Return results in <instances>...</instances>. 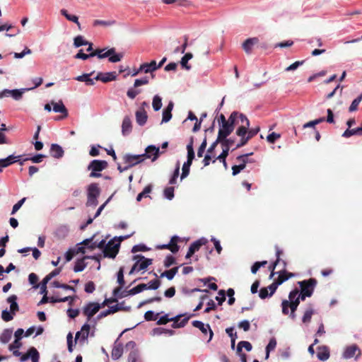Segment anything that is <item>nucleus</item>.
Listing matches in <instances>:
<instances>
[{
	"label": "nucleus",
	"instance_id": "obj_56",
	"mask_svg": "<svg viewBox=\"0 0 362 362\" xmlns=\"http://www.w3.org/2000/svg\"><path fill=\"white\" fill-rule=\"evenodd\" d=\"M325 121V117H320L313 121H310L303 125V128L314 127L316 124H318Z\"/></svg>",
	"mask_w": 362,
	"mask_h": 362
},
{
	"label": "nucleus",
	"instance_id": "obj_2",
	"mask_svg": "<svg viewBox=\"0 0 362 362\" xmlns=\"http://www.w3.org/2000/svg\"><path fill=\"white\" fill-rule=\"evenodd\" d=\"M100 194V189L97 183H91L88 187L87 206H96L98 205V197Z\"/></svg>",
	"mask_w": 362,
	"mask_h": 362
},
{
	"label": "nucleus",
	"instance_id": "obj_1",
	"mask_svg": "<svg viewBox=\"0 0 362 362\" xmlns=\"http://www.w3.org/2000/svg\"><path fill=\"white\" fill-rule=\"evenodd\" d=\"M235 112H233L227 122L220 125L218 137L225 139L228 137L234 130L235 126Z\"/></svg>",
	"mask_w": 362,
	"mask_h": 362
},
{
	"label": "nucleus",
	"instance_id": "obj_59",
	"mask_svg": "<svg viewBox=\"0 0 362 362\" xmlns=\"http://www.w3.org/2000/svg\"><path fill=\"white\" fill-rule=\"evenodd\" d=\"M234 143L235 139L233 138L227 139L226 137L225 139H221V146L228 148V149H230V148L234 144Z\"/></svg>",
	"mask_w": 362,
	"mask_h": 362
},
{
	"label": "nucleus",
	"instance_id": "obj_60",
	"mask_svg": "<svg viewBox=\"0 0 362 362\" xmlns=\"http://www.w3.org/2000/svg\"><path fill=\"white\" fill-rule=\"evenodd\" d=\"M117 282L119 284V287H123L124 286L125 281L124 279V269L121 267L117 272Z\"/></svg>",
	"mask_w": 362,
	"mask_h": 362
},
{
	"label": "nucleus",
	"instance_id": "obj_61",
	"mask_svg": "<svg viewBox=\"0 0 362 362\" xmlns=\"http://www.w3.org/2000/svg\"><path fill=\"white\" fill-rule=\"evenodd\" d=\"M159 313L155 314L153 311L148 310L144 314V318L147 321H152L157 320Z\"/></svg>",
	"mask_w": 362,
	"mask_h": 362
},
{
	"label": "nucleus",
	"instance_id": "obj_28",
	"mask_svg": "<svg viewBox=\"0 0 362 362\" xmlns=\"http://www.w3.org/2000/svg\"><path fill=\"white\" fill-rule=\"evenodd\" d=\"M94 57L97 56L99 59H104L115 53V48H110L105 51V49H97L93 51Z\"/></svg>",
	"mask_w": 362,
	"mask_h": 362
},
{
	"label": "nucleus",
	"instance_id": "obj_15",
	"mask_svg": "<svg viewBox=\"0 0 362 362\" xmlns=\"http://www.w3.org/2000/svg\"><path fill=\"white\" fill-rule=\"evenodd\" d=\"M30 358H31L32 362H39L40 355L35 347H31L26 354L22 355L21 357V361L24 362Z\"/></svg>",
	"mask_w": 362,
	"mask_h": 362
},
{
	"label": "nucleus",
	"instance_id": "obj_64",
	"mask_svg": "<svg viewBox=\"0 0 362 362\" xmlns=\"http://www.w3.org/2000/svg\"><path fill=\"white\" fill-rule=\"evenodd\" d=\"M281 137V135L279 134H277L276 132H272L269 134L267 137V140L270 144H274L275 141Z\"/></svg>",
	"mask_w": 362,
	"mask_h": 362
},
{
	"label": "nucleus",
	"instance_id": "obj_6",
	"mask_svg": "<svg viewBox=\"0 0 362 362\" xmlns=\"http://www.w3.org/2000/svg\"><path fill=\"white\" fill-rule=\"evenodd\" d=\"M120 243L114 244L113 240H110L103 250L105 257L115 258L119 252Z\"/></svg>",
	"mask_w": 362,
	"mask_h": 362
},
{
	"label": "nucleus",
	"instance_id": "obj_14",
	"mask_svg": "<svg viewBox=\"0 0 362 362\" xmlns=\"http://www.w3.org/2000/svg\"><path fill=\"white\" fill-rule=\"evenodd\" d=\"M192 324L194 327L200 329V331L204 334H206L208 332H209V339H208V341H210L212 339L213 336H214V332H213L212 329H211L210 325L209 324L205 325L202 322L199 321V320H194L192 322Z\"/></svg>",
	"mask_w": 362,
	"mask_h": 362
},
{
	"label": "nucleus",
	"instance_id": "obj_45",
	"mask_svg": "<svg viewBox=\"0 0 362 362\" xmlns=\"http://www.w3.org/2000/svg\"><path fill=\"white\" fill-rule=\"evenodd\" d=\"M147 289V284H140L133 288L128 291V294L129 295H135L139 293L144 290Z\"/></svg>",
	"mask_w": 362,
	"mask_h": 362
},
{
	"label": "nucleus",
	"instance_id": "obj_17",
	"mask_svg": "<svg viewBox=\"0 0 362 362\" xmlns=\"http://www.w3.org/2000/svg\"><path fill=\"white\" fill-rule=\"evenodd\" d=\"M258 42L259 39L257 37L248 38L243 43V49L247 54H250L252 52L253 46Z\"/></svg>",
	"mask_w": 362,
	"mask_h": 362
},
{
	"label": "nucleus",
	"instance_id": "obj_37",
	"mask_svg": "<svg viewBox=\"0 0 362 362\" xmlns=\"http://www.w3.org/2000/svg\"><path fill=\"white\" fill-rule=\"evenodd\" d=\"M221 147H222V150H223L222 153L216 158L213 160V163H215L216 160H219L220 161H221L223 163L224 167L227 168V163L226 161V158L228 156L230 149H228V148H226L224 146H221Z\"/></svg>",
	"mask_w": 362,
	"mask_h": 362
},
{
	"label": "nucleus",
	"instance_id": "obj_24",
	"mask_svg": "<svg viewBox=\"0 0 362 362\" xmlns=\"http://www.w3.org/2000/svg\"><path fill=\"white\" fill-rule=\"evenodd\" d=\"M124 348L122 344L117 343V341H115V346L112 350L111 356L112 359L117 360L119 359L123 354Z\"/></svg>",
	"mask_w": 362,
	"mask_h": 362
},
{
	"label": "nucleus",
	"instance_id": "obj_33",
	"mask_svg": "<svg viewBox=\"0 0 362 362\" xmlns=\"http://www.w3.org/2000/svg\"><path fill=\"white\" fill-rule=\"evenodd\" d=\"M147 118L148 116L145 110H138L136 112V120L140 126L146 124Z\"/></svg>",
	"mask_w": 362,
	"mask_h": 362
},
{
	"label": "nucleus",
	"instance_id": "obj_35",
	"mask_svg": "<svg viewBox=\"0 0 362 362\" xmlns=\"http://www.w3.org/2000/svg\"><path fill=\"white\" fill-rule=\"evenodd\" d=\"M193 160H194V158H187V161L184 163V164L182 165V172L181 174V180H182L188 176V175L189 173V168L192 163Z\"/></svg>",
	"mask_w": 362,
	"mask_h": 362
},
{
	"label": "nucleus",
	"instance_id": "obj_4",
	"mask_svg": "<svg viewBox=\"0 0 362 362\" xmlns=\"http://www.w3.org/2000/svg\"><path fill=\"white\" fill-rule=\"evenodd\" d=\"M126 351H129L128 356V362H141L139 356V351L136 347V344L134 341H128L125 345Z\"/></svg>",
	"mask_w": 362,
	"mask_h": 362
},
{
	"label": "nucleus",
	"instance_id": "obj_50",
	"mask_svg": "<svg viewBox=\"0 0 362 362\" xmlns=\"http://www.w3.org/2000/svg\"><path fill=\"white\" fill-rule=\"evenodd\" d=\"M153 108L155 111H158L162 107V98L156 95L153 98Z\"/></svg>",
	"mask_w": 362,
	"mask_h": 362
},
{
	"label": "nucleus",
	"instance_id": "obj_22",
	"mask_svg": "<svg viewBox=\"0 0 362 362\" xmlns=\"http://www.w3.org/2000/svg\"><path fill=\"white\" fill-rule=\"evenodd\" d=\"M21 157V156H14L13 155L8 156L6 158L4 159H0V172L2 171L3 168H6L11 165L12 163L15 162H18V160H20L19 158Z\"/></svg>",
	"mask_w": 362,
	"mask_h": 362
},
{
	"label": "nucleus",
	"instance_id": "obj_51",
	"mask_svg": "<svg viewBox=\"0 0 362 362\" xmlns=\"http://www.w3.org/2000/svg\"><path fill=\"white\" fill-rule=\"evenodd\" d=\"M122 287H117L114 289L113 295L116 298H124L129 295V294H128V291H122Z\"/></svg>",
	"mask_w": 362,
	"mask_h": 362
},
{
	"label": "nucleus",
	"instance_id": "obj_40",
	"mask_svg": "<svg viewBox=\"0 0 362 362\" xmlns=\"http://www.w3.org/2000/svg\"><path fill=\"white\" fill-rule=\"evenodd\" d=\"M179 267H175L169 270H166L160 274V277L165 276L168 280H171L174 278L175 275L177 273Z\"/></svg>",
	"mask_w": 362,
	"mask_h": 362
},
{
	"label": "nucleus",
	"instance_id": "obj_21",
	"mask_svg": "<svg viewBox=\"0 0 362 362\" xmlns=\"http://www.w3.org/2000/svg\"><path fill=\"white\" fill-rule=\"evenodd\" d=\"M286 267H284V269L279 273L278 278L275 280L279 285L282 284L284 281L288 280V279L293 277L295 274L288 272L285 269Z\"/></svg>",
	"mask_w": 362,
	"mask_h": 362
},
{
	"label": "nucleus",
	"instance_id": "obj_9",
	"mask_svg": "<svg viewBox=\"0 0 362 362\" xmlns=\"http://www.w3.org/2000/svg\"><path fill=\"white\" fill-rule=\"evenodd\" d=\"M180 240V238L174 235L171 238L170 241L168 244H164L157 246V249L163 250L167 249L170 250L173 253H176L179 251L180 247L177 245V242Z\"/></svg>",
	"mask_w": 362,
	"mask_h": 362
},
{
	"label": "nucleus",
	"instance_id": "obj_11",
	"mask_svg": "<svg viewBox=\"0 0 362 362\" xmlns=\"http://www.w3.org/2000/svg\"><path fill=\"white\" fill-rule=\"evenodd\" d=\"M299 304L300 301L298 299H295L294 300H292V302H290L288 300H283L281 303L282 313L286 315H288L289 308L291 311H296Z\"/></svg>",
	"mask_w": 362,
	"mask_h": 362
},
{
	"label": "nucleus",
	"instance_id": "obj_19",
	"mask_svg": "<svg viewBox=\"0 0 362 362\" xmlns=\"http://www.w3.org/2000/svg\"><path fill=\"white\" fill-rule=\"evenodd\" d=\"M90 329V327L88 323L84 324L82 326L81 331L76 332L75 337V341H76L80 337H81L82 341H85L86 339H87L88 337Z\"/></svg>",
	"mask_w": 362,
	"mask_h": 362
},
{
	"label": "nucleus",
	"instance_id": "obj_25",
	"mask_svg": "<svg viewBox=\"0 0 362 362\" xmlns=\"http://www.w3.org/2000/svg\"><path fill=\"white\" fill-rule=\"evenodd\" d=\"M145 158H151V156H153L152 158V161L156 160L159 155V148L156 147L155 146L151 145L146 147V148Z\"/></svg>",
	"mask_w": 362,
	"mask_h": 362
},
{
	"label": "nucleus",
	"instance_id": "obj_52",
	"mask_svg": "<svg viewBox=\"0 0 362 362\" xmlns=\"http://www.w3.org/2000/svg\"><path fill=\"white\" fill-rule=\"evenodd\" d=\"M235 124H238L240 122L241 125H247V121H249L247 117L243 113H239L238 112H235Z\"/></svg>",
	"mask_w": 362,
	"mask_h": 362
},
{
	"label": "nucleus",
	"instance_id": "obj_44",
	"mask_svg": "<svg viewBox=\"0 0 362 362\" xmlns=\"http://www.w3.org/2000/svg\"><path fill=\"white\" fill-rule=\"evenodd\" d=\"M245 348L247 351H250L252 349V344L247 341H241L238 344L237 352L238 354L241 353L243 348Z\"/></svg>",
	"mask_w": 362,
	"mask_h": 362
},
{
	"label": "nucleus",
	"instance_id": "obj_30",
	"mask_svg": "<svg viewBox=\"0 0 362 362\" xmlns=\"http://www.w3.org/2000/svg\"><path fill=\"white\" fill-rule=\"evenodd\" d=\"M315 313V310L312 305H309L305 310L304 314L302 317V322L305 324H308L311 321L313 315Z\"/></svg>",
	"mask_w": 362,
	"mask_h": 362
},
{
	"label": "nucleus",
	"instance_id": "obj_34",
	"mask_svg": "<svg viewBox=\"0 0 362 362\" xmlns=\"http://www.w3.org/2000/svg\"><path fill=\"white\" fill-rule=\"evenodd\" d=\"M93 73L90 74H84L81 76H78L76 78V81L85 82L87 86H93L95 84L94 78H91L90 76Z\"/></svg>",
	"mask_w": 362,
	"mask_h": 362
},
{
	"label": "nucleus",
	"instance_id": "obj_58",
	"mask_svg": "<svg viewBox=\"0 0 362 362\" xmlns=\"http://www.w3.org/2000/svg\"><path fill=\"white\" fill-rule=\"evenodd\" d=\"M189 317H185L180 322H176V321L173 322V323L172 325V327L174 329H176V328H180V327H185V325L187 323Z\"/></svg>",
	"mask_w": 362,
	"mask_h": 362
},
{
	"label": "nucleus",
	"instance_id": "obj_36",
	"mask_svg": "<svg viewBox=\"0 0 362 362\" xmlns=\"http://www.w3.org/2000/svg\"><path fill=\"white\" fill-rule=\"evenodd\" d=\"M60 13L68 21L75 23L78 25V28L81 29V24L78 21V18L76 16L69 14L66 9H62Z\"/></svg>",
	"mask_w": 362,
	"mask_h": 362
},
{
	"label": "nucleus",
	"instance_id": "obj_54",
	"mask_svg": "<svg viewBox=\"0 0 362 362\" xmlns=\"http://www.w3.org/2000/svg\"><path fill=\"white\" fill-rule=\"evenodd\" d=\"M94 54L93 52H90L89 54H85L83 52V49H80L78 52L74 56L75 59H81L83 60L88 59L90 57H93Z\"/></svg>",
	"mask_w": 362,
	"mask_h": 362
},
{
	"label": "nucleus",
	"instance_id": "obj_41",
	"mask_svg": "<svg viewBox=\"0 0 362 362\" xmlns=\"http://www.w3.org/2000/svg\"><path fill=\"white\" fill-rule=\"evenodd\" d=\"M12 336V330L9 329H6L4 330V332L1 333L0 336V341L3 344L8 343L10 339H11Z\"/></svg>",
	"mask_w": 362,
	"mask_h": 362
},
{
	"label": "nucleus",
	"instance_id": "obj_57",
	"mask_svg": "<svg viewBox=\"0 0 362 362\" xmlns=\"http://www.w3.org/2000/svg\"><path fill=\"white\" fill-rule=\"evenodd\" d=\"M193 137H191L189 144L187 146V158H194V151L193 149Z\"/></svg>",
	"mask_w": 362,
	"mask_h": 362
},
{
	"label": "nucleus",
	"instance_id": "obj_10",
	"mask_svg": "<svg viewBox=\"0 0 362 362\" xmlns=\"http://www.w3.org/2000/svg\"><path fill=\"white\" fill-rule=\"evenodd\" d=\"M51 104L53 105V110L55 112H59L62 114V115L56 118V120L64 119L68 117V110L62 100H59L58 103H55L52 100Z\"/></svg>",
	"mask_w": 362,
	"mask_h": 362
},
{
	"label": "nucleus",
	"instance_id": "obj_26",
	"mask_svg": "<svg viewBox=\"0 0 362 362\" xmlns=\"http://www.w3.org/2000/svg\"><path fill=\"white\" fill-rule=\"evenodd\" d=\"M132 130V121L129 117L127 116L123 119L122 124V133L124 136H127L130 134Z\"/></svg>",
	"mask_w": 362,
	"mask_h": 362
},
{
	"label": "nucleus",
	"instance_id": "obj_31",
	"mask_svg": "<svg viewBox=\"0 0 362 362\" xmlns=\"http://www.w3.org/2000/svg\"><path fill=\"white\" fill-rule=\"evenodd\" d=\"M16 300L17 296L16 295H11L7 298L8 303L11 304L10 311L13 315H15L16 312L18 311L19 310V306L16 303Z\"/></svg>",
	"mask_w": 362,
	"mask_h": 362
},
{
	"label": "nucleus",
	"instance_id": "obj_12",
	"mask_svg": "<svg viewBox=\"0 0 362 362\" xmlns=\"http://www.w3.org/2000/svg\"><path fill=\"white\" fill-rule=\"evenodd\" d=\"M207 243V240L204 238H201L198 240L192 243L188 250V252L185 256L186 259L190 258L197 251H198L200 247L205 245Z\"/></svg>",
	"mask_w": 362,
	"mask_h": 362
},
{
	"label": "nucleus",
	"instance_id": "obj_63",
	"mask_svg": "<svg viewBox=\"0 0 362 362\" xmlns=\"http://www.w3.org/2000/svg\"><path fill=\"white\" fill-rule=\"evenodd\" d=\"M1 318L5 322H9L13 320V315L11 313V311L8 312V310H4L1 313Z\"/></svg>",
	"mask_w": 362,
	"mask_h": 362
},
{
	"label": "nucleus",
	"instance_id": "obj_5",
	"mask_svg": "<svg viewBox=\"0 0 362 362\" xmlns=\"http://www.w3.org/2000/svg\"><path fill=\"white\" fill-rule=\"evenodd\" d=\"M298 284L300 287V291L304 293L305 296L310 297L314 291V289L317 284V281L314 278H310L308 280L298 281Z\"/></svg>",
	"mask_w": 362,
	"mask_h": 362
},
{
	"label": "nucleus",
	"instance_id": "obj_39",
	"mask_svg": "<svg viewBox=\"0 0 362 362\" xmlns=\"http://www.w3.org/2000/svg\"><path fill=\"white\" fill-rule=\"evenodd\" d=\"M193 57V54L191 52L186 53L181 59L180 64L183 69L189 70L191 66L188 65V61Z\"/></svg>",
	"mask_w": 362,
	"mask_h": 362
},
{
	"label": "nucleus",
	"instance_id": "obj_48",
	"mask_svg": "<svg viewBox=\"0 0 362 362\" xmlns=\"http://www.w3.org/2000/svg\"><path fill=\"white\" fill-rule=\"evenodd\" d=\"M361 100H362V93L353 100V102L351 103V105L349 107V112L356 111L358 110V105L360 104Z\"/></svg>",
	"mask_w": 362,
	"mask_h": 362
},
{
	"label": "nucleus",
	"instance_id": "obj_16",
	"mask_svg": "<svg viewBox=\"0 0 362 362\" xmlns=\"http://www.w3.org/2000/svg\"><path fill=\"white\" fill-rule=\"evenodd\" d=\"M133 259L139 262L138 271L146 269L153 262L152 259L146 258L141 255L134 256Z\"/></svg>",
	"mask_w": 362,
	"mask_h": 362
},
{
	"label": "nucleus",
	"instance_id": "obj_7",
	"mask_svg": "<svg viewBox=\"0 0 362 362\" xmlns=\"http://www.w3.org/2000/svg\"><path fill=\"white\" fill-rule=\"evenodd\" d=\"M101 308L100 304L98 303H89L83 309V313L87 317V322L95 315Z\"/></svg>",
	"mask_w": 362,
	"mask_h": 362
},
{
	"label": "nucleus",
	"instance_id": "obj_62",
	"mask_svg": "<svg viewBox=\"0 0 362 362\" xmlns=\"http://www.w3.org/2000/svg\"><path fill=\"white\" fill-rule=\"evenodd\" d=\"M164 196L169 200L174 197V187H168L164 189Z\"/></svg>",
	"mask_w": 362,
	"mask_h": 362
},
{
	"label": "nucleus",
	"instance_id": "obj_20",
	"mask_svg": "<svg viewBox=\"0 0 362 362\" xmlns=\"http://www.w3.org/2000/svg\"><path fill=\"white\" fill-rule=\"evenodd\" d=\"M86 259H95L96 257L94 256L90 257V256H85L82 259H77V261L75 263L74 271L75 272H82L86 267V263L85 262Z\"/></svg>",
	"mask_w": 362,
	"mask_h": 362
},
{
	"label": "nucleus",
	"instance_id": "obj_23",
	"mask_svg": "<svg viewBox=\"0 0 362 362\" xmlns=\"http://www.w3.org/2000/svg\"><path fill=\"white\" fill-rule=\"evenodd\" d=\"M329 349L326 346H320L317 348V356L319 360L325 361L329 358Z\"/></svg>",
	"mask_w": 362,
	"mask_h": 362
},
{
	"label": "nucleus",
	"instance_id": "obj_29",
	"mask_svg": "<svg viewBox=\"0 0 362 362\" xmlns=\"http://www.w3.org/2000/svg\"><path fill=\"white\" fill-rule=\"evenodd\" d=\"M75 299H76V296H66L64 298H58L56 296H52V297H49V302L52 303H55L69 301V305L70 306H71L73 305V303L75 300Z\"/></svg>",
	"mask_w": 362,
	"mask_h": 362
},
{
	"label": "nucleus",
	"instance_id": "obj_47",
	"mask_svg": "<svg viewBox=\"0 0 362 362\" xmlns=\"http://www.w3.org/2000/svg\"><path fill=\"white\" fill-rule=\"evenodd\" d=\"M28 90H18V89H14V90H8L9 95H11L15 100H20L22 98L23 93L25 91H28Z\"/></svg>",
	"mask_w": 362,
	"mask_h": 362
},
{
	"label": "nucleus",
	"instance_id": "obj_49",
	"mask_svg": "<svg viewBox=\"0 0 362 362\" xmlns=\"http://www.w3.org/2000/svg\"><path fill=\"white\" fill-rule=\"evenodd\" d=\"M276 346V341L274 338H272L267 346H266V356L265 358L267 359L269 356V353L271 351L274 350Z\"/></svg>",
	"mask_w": 362,
	"mask_h": 362
},
{
	"label": "nucleus",
	"instance_id": "obj_46",
	"mask_svg": "<svg viewBox=\"0 0 362 362\" xmlns=\"http://www.w3.org/2000/svg\"><path fill=\"white\" fill-rule=\"evenodd\" d=\"M252 154L253 153L240 155L236 158V160L237 161L243 163L245 165V167H246L247 163L254 162V160L249 159V156Z\"/></svg>",
	"mask_w": 362,
	"mask_h": 362
},
{
	"label": "nucleus",
	"instance_id": "obj_43",
	"mask_svg": "<svg viewBox=\"0 0 362 362\" xmlns=\"http://www.w3.org/2000/svg\"><path fill=\"white\" fill-rule=\"evenodd\" d=\"M355 134L362 135L361 129L360 127H357L356 129H347L342 134V136L345 137V138H349Z\"/></svg>",
	"mask_w": 362,
	"mask_h": 362
},
{
	"label": "nucleus",
	"instance_id": "obj_18",
	"mask_svg": "<svg viewBox=\"0 0 362 362\" xmlns=\"http://www.w3.org/2000/svg\"><path fill=\"white\" fill-rule=\"evenodd\" d=\"M117 74L115 72H108L105 74L99 73L95 77L96 81H101L103 83H107L116 79Z\"/></svg>",
	"mask_w": 362,
	"mask_h": 362
},
{
	"label": "nucleus",
	"instance_id": "obj_53",
	"mask_svg": "<svg viewBox=\"0 0 362 362\" xmlns=\"http://www.w3.org/2000/svg\"><path fill=\"white\" fill-rule=\"evenodd\" d=\"M89 44V42L85 40L81 35L76 36L74 40V45L76 47H79L83 45H87Z\"/></svg>",
	"mask_w": 362,
	"mask_h": 362
},
{
	"label": "nucleus",
	"instance_id": "obj_42",
	"mask_svg": "<svg viewBox=\"0 0 362 362\" xmlns=\"http://www.w3.org/2000/svg\"><path fill=\"white\" fill-rule=\"evenodd\" d=\"M250 127V121H247V125L242 124L240 125L237 131L236 134L240 137L247 136V129Z\"/></svg>",
	"mask_w": 362,
	"mask_h": 362
},
{
	"label": "nucleus",
	"instance_id": "obj_38",
	"mask_svg": "<svg viewBox=\"0 0 362 362\" xmlns=\"http://www.w3.org/2000/svg\"><path fill=\"white\" fill-rule=\"evenodd\" d=\"M46 156L43 155V154H37L33 157H30V158H25L24 160H18L17 161H18V163L21 165H23L24 162L26 161V160H31L33 163H39L40 162L42 161V159L44 158H45Z\"/></svg>",
	"mask_w": 362,
	"mask_h": 362
},
{
	"label": "nucleus",
	"instance_id": "obj_13",
	"mask_svg": "<svg viewBox=\"0 0 362 362\" xmlns=\"http://www.w3.org/2000/svg\"><path fill=\"white\" fill-rule=\"evenodd\" d=\"M356 352H358V354L356 356V359L361 355V350L356 344L351 345L345 349L343 353V357L346 359L351 358L355 356Z\"/></svg>",
	"mask_w": 362,
	"mask_h": 362
},
{
	"label": "nucleus",
	"instance_id": "obj_8",
	"mask_svg": "<svg viewBox=\"0 0 362 362\" xmlns=\"http://www.w3.org/2000/svg\"><path fill=\"white\" fill-rule=\"evenodd\" d=\"M124 163L127 164L128 168H130L140 163H141L145 158V154L141 155H130L126 154L124 156Z\"/></svg>",
	"mask_w": 362,
	"mask_h": 362
},
{
	"label": "nucleus",
	"instance_id": "obj_32",
	"mask_svg": "<svg viewBox=\"0 0 362 362\" xmlns=\"http://www.w3.org/2000/svg\"><path fill=\"white\" fill-rule=\"evenodd\" d=\"M156 69V62L155 60L151 61L150 63H144L140 66V70H142L146 74Z\"/></svg>",
	"mask_w": 362,
	"mask_h": 362
},
{
	"label": "nucleus",
	"instance_id": "obj_55",
	"mask_svg": "<svg viewBox=\"0 0 362 362\" xmlns=\"http://www.w3.org/2000/svg\"><path fill=\"white\" fill-rule=\"evenodd\" d=\"M123 58V54L122 53H116L115 52L114 54H110V56L108 57V60L110 62L115 63L118 62L122 60Z\"/></svg>",
	"mask_w": 362,
	"mask_h": 362
},
{
	"label": "nucleus",
	"instance_id": "obj_27",
	"mask_svg": "<svg viewBox=\"0 0 362 362\" xmlns=\"http://www.w3.org/2000/svg\"><path fill=\"white\" fill-rule=\"evenodd\" d=\"M64 150L62 148L57 144H52L50 147L51 156L55 158H61L64 156Z\"/></svg>",
	"mask_w": 362,
	"mask_h": 362
},
{
	"label": "nucleus",
	"instance_id": "obj_3",
	"mask_svg": "<svg viewBox=\"0 0 362 362\" xmlns=\"http://www.w3.org/2000/svg\"><path fill=\"white\" fill-rule=\"evenodd\" d=\"M107 162L105 160H92L88 166V170H91L90 173V177H101V174L100 172L103 171L105 168H107Z\"/></svg>",
	"mask_w": 362,
	"mask_h": 362
}]
</instances>
